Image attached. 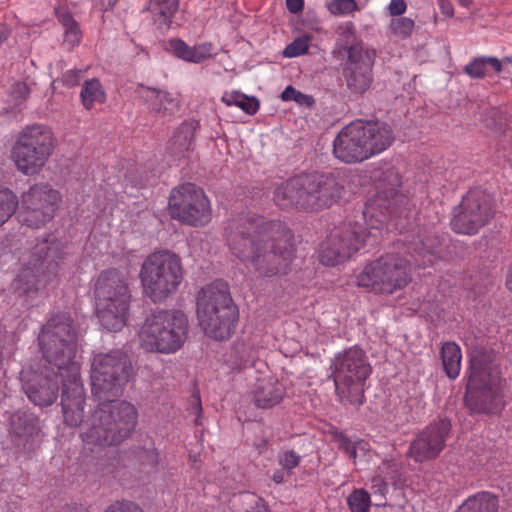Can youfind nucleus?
<instances>
[{"label":"nucleus","mask_w":512,"mask_h":512,"mask_svg":"<svg viewBox=\"0 0 512 512\" xmlns=\"http://www.w3.org/2000/svg\"><path fill=\"white\" fill-rule=\"evenodd\" d=\"M133 376L128 354L122 350L95 354L91 363L92 394L99 402L88 416L83 441L99 446L118 445L137 424L136 408L126 401H115Z\"/></svg>","instance_id":"f257e3e1"},{"label":"nucleus","mask_w":512,"mask_h":512,"mask_svg":"<svg viewBox=\"0 0 512 512\" xmlns=\"http://www.w3.org/2000/svg\"><path fill=\"white\" fill-rule=\"evenodd\" d=\"M224 235L230 252L262 278L286 274L294 258L293 234L279 220L241 214L228 222Z\"/></svg>","instance_id":"f03ea898"},{"label":"nucleus","mask_w":512,"mask_h":512,"mask_svg":"<svg viewBox=\"0 0 512 512\" xmlns=\"http://www.w3.org/2000/svg\"><path fill=\"white\" fill-rule=\"evenodd\" d=\"M344 186L332 173H302L277 186L274 203L282 209L318 212L339 201Z\"/></svg>","instance_id":"7ed1b4c3"},{"label":"nucleus","mask_w":512,"mask_h":512,"mask_svg":"<svg viewBox=\"0 0 512 512\" xmlns=\"http://www.w3.org/2000/svg\"><path fill=\"white\" fill-rule=\"evenodd\" d=\"M494 358L492 352L484 349L471 352L464 401L473 413H491L501 405V380Z\"/></svg>","instance_id":"20e7f679"},{"label":"nucleus","mask_w":512,"mask_h":512,"mask_svg":"<svg viewBox=\"0 0 512 512\" xmlns=\"http://www.w3.org/2000/svg\"><path fill=\"white\" fill-rule=\"evenodd\" d=\"M375 179L377 194L368 200L363 214L368 218L369 233L379 237L388 231L390 223L407 216L409 199L398 190L401 177L395 169L383 170Z\"/></svg>","instance_id":"39448f33"},{"label":"nucleus","mask_w":512,"mask_h":512,"mask_svg":"<svg viewBox=\"0 0 512 512\" xmlns=\"http://www.w3.org/2000/svg\"><path fill=\"white\" fill-rule=\"evenodd\" d=\"M131 291L127 277L115 268L102 271L95 281L96 315L104 329L118 332L126 325Z\"/></svg>","instance_id":"423d86ee"},{"label":"nucleus","mask_w":512,"mask_h":512,"mask_svg":"<svg viewBox=\"0 0 512 512\" xmlns=\"http://www.w3.org/2000/svg\"><path fill=\"white\" fill-rule=\"evenodd\" d=\"M197 317L208 337L223 341L231 336L238 319V310L225 283L214 282L199 291Z\"/></svg>","instance_id":"0eeeda50"},{"label":"nucleus","mask_w":512,"mask_h":512,"mask_svg":"<svg viewBox=\"0 0 512 512\" xmlns=\"http://www.w3.org/2000/svg\"><path fill=\"white\" fill-rule=\"evenodd\" d=\"M144 294L153 302L164 301L176 292L184 278L180 256L163 249L149 254L139 273Z\"/></svg>","instance_id":"6e6552de"},{"label":"nucleus","mask_w":512,"mask_h":512,"mask_svg":"<svg viewBox=\"0 0 512 512\" xmlns=\"http://www.w3.org/2000/svg\"><path fill=\"white\" fill-rule=\"evenodd\" d=\"M43 358L53 365L59 374L79 366L74 361L77 352V331L71 316L67 313L53 315L43 325L38 336Z\"/></svg>","instance_id":"1a4fd4ad"},{"label":"nucleus","mask_w":512,"mask_h":512,"mask_svg":"<svg viewBox=\"0 0 512 512\" xmlns=\"http://www.w3.org/2000/svg\"><path fill=\"white\" fill-rule=\"evenodd\" d=\"M336 394L342 402L361 405L365 382L372 368L364 350L357 346L338 353L331 363Z\"/></svg>","instance_id":"9d476101"},{"label":"nucleus","mask_w":512,"mask_h":512,"mask_svg":"<svg viewBox=\"0 0 512 512\" xmlns=\"http://www.w3.org/2000/svg\"><path fill=\"white\" fill-rule=\"evenodd\" d=\"M188 319L178 310H159L149 316L141 332L143 347L148 351L174 353L187 339Z\"/></svg>","instance_id":"9b49d317"},{"label":"nucleus","mask_w":512,"mask_h":512,"mask_svg":"<svg viewBox=\"0 0 512 512\" xmlns=\"http://www.w3.org/2000/svg\"><path fill=\"white\" fill-rule=\"evenodd\" d=\"M55 138L45 125H31L23 129L13 146L12 159L24 175L38 173L52 155Z\"/></svg>","instance_id":"f8f14e48"},{"label":"nucleus","mask_w":512,"mask_h":512,"mask_svg":"<svg viewBox=\"0 0 512 512\" xmlns=\"http://www.w3.org/2000/svg\"><path fill=\"white\" fill-rule=\"evenodd\" d=\"M410 261L395 253H387L367 264L356 277V284L376 293L391 294L411 281Z\"/></svg>","instance_id":"ddd939ff"},{"label":"nucleus","mask_w":512,"mask_h":512,"mask_svg":"<svg viewBox=\"0 0 512 512\" xmlns=\"http://www.w3.org/2000/svg\"><path fill=\"white\" fill-rule=\"evenodd\" d=\"M56 254L57 250L47 241L33 248L31 259L13 281L14 292L19 297L36 294L40 284L49 282L56 275Z\"/></svg>","instance_id":"4468645a"},{"label":"nucleus","mask_w":512,"mask_h":512,"mask_svg":"<svg viewBox=\"0 0 512 512\" xmlns=\"http://www.w3.org/2000/svg\"><path fill=\"white\" fill-rule=\"evenodd\" d=\"M494 214L492 196L480 188L471 189L454 209L451 228L459 234L474 235L491 221Z\"/></svg>","instance_id":"2eb2a0df"},{"label":"nucleus","mask_w":512,"mask_h":512,"mask_svg":"<svg viewBox=\"0 0 512 512\" xmlns=\"http://www.w3.org/2000/svg\"><path fill=\"white\" fill-rule=\"evenodd\" d=\"M169 211L173 219L190 226H203L211 219V207L202 189L185 183L171 191Z\"/></svg>","instance_id":"dca6fc26"},{"label":"nucleus","mask_w":512,"mask_h":512,"mask_svg":"<svg viewBox=\"0 0 512 512\" xmlns=\"http://www.w3.org/2000/svg\"><path fill=\"white\" fill-rule=\"evenodd\" d=\"M60 202V194L49 184L39 183L23 193L20 222L31 228H40L49 222Z\"/></svg>","instance_id":"f3484780"},{"label":"nucleus","mask_w":512,"mask_h":512,"mask_svg":"<svg viewBox=\"0 0 512 512\" xmlns=\"http://www.w3.org/2000/svg\"><path fill=\"white\" fill-rule=\"evenodd\" d=\"M366 230L367 232L360 225H348L334 229L320 247L321 263L327 266H336L349 259L360 249L367 237L374 238L369 233L368 224Z\"/></svg>","instance_id":"a211bd4d"},{"label":"nucleus","mask_w":512,"mask_h":512,"mask_svg":"<svg viewBox=\"0 0 512 512\" xmlns=\"http://www.w3.org/2000/svg\"><path fill=\"white\" fill-rule=\"evenodd\" d=\"M347 61L343 66V77L351 94L363 95L373 83V66L376 53L362 44L347 47Z\"/></svg>","instance_id":"6ab92c4d"},{"label":"nucleus","mask_w":512,"mask_h":512,"mask_svg":"<svg viewBox=\"0 0 512 512\" xmlns=\"http://www.w3.org/2000/svg\"><path fill=\"white\" fill-rule=\"evenodd\" d=\"M59 375L62 382L61 406L64 422L70 427L83 424V438L88 418L84 420L85 392L80 381V366H72L70 370Z\"/></svg>","instance_id":"aec40b11"},{"label":"nucleus","mask_w":512,"mask_h":512,"mask_svg":"<svg viewBox=\"0 0 512 512\" xmlns=\"http://www.w3.org/2000/svg\"><path fill=\"white\" fill-rule=\"evenodd\" d=\"M450 431L451 423L447 419L429 424L410 443L408 455L419 463L437 458L446 446Z\"/></svg>","instance_id":"412c9836"},{"label":"nucleus","mask_w":512,"mask_h":512,"mask_svg":"<svg viewBox=\"0 0 512 512\" xmlns=\"http://www.w3.org/2000/svg\"><path fill=\"white\" fill-rule=\"evenodd\" d=\"M58 378L59 372L53 365L44 367L40 373L25 371L22 373L23 390L34 405L50 406L58 397Z\"/></svg>","instance_id":"4be33fe9"},{"label":"nucleus","mask_w":512,"mask_h":512,"mask_svg":"<svg viewBox=\"0 0 512 512\" xmlns=\"http://www.w3.org/2000/svg\"><path fill=\"white\" fill-rule=\"evenodd\" d=\"M365 140L359 122L350 123L334 139L333 154L341 162L360 163L370 158Z\"/></svg>","instance_id":"5701e85b"},{"label":"nucleus","mask_w":512,"mask_h":512,"mask_svg":"<svg viewBox=\"0 0 512 512\" xmlns=\"http://www.w3.org/2000/svg\"><path fill=\"white\" fill-rule=\"evenodd\" d=\"M41 431L40 420L33 413L18 410L8 418L11 442L18 448H26Z\"/></svg>","instance_id":"b1692460"},{"label":"nucleus","mask_w":512,"mask_h":512,"mask_svg":"<svg viewBox=\"0 0 512 512\" xmlns=\"http://www.w3.org/2000/svg\"><path fill=\"white\" fill-rule=\"evenodd\" d=\"M404 244L406 252L414 258L415 266H429L437 259L440 240L434 234L427 231L419 232L405 239Z\"/></svg>","instance_id":"393cba45"},{"label":"nucleus","mask_w":512,"mask_h":512,"mask_svg":"<svg viewBox=\"0 0 512 512\" xmlns=\"http://www.w3.org/2000/svg\"><path fill=\"white\" fill-rule=\"evenodd\" d=\"M370 157L386 150L394 141L391 127L385 122H359Z\"/></svg>","instance_id":"a878e982"},{"label":"nucleus","mask_w":512,"mask_h":512,"mask_svg":"<svg viewBox=\"0 0 512 512\" xmlns=\"http://www.w3.org/2000/svg\"><path fill=\"white\" fill-rule=\"evenodd\" d=\"M252 395L253 401L258 408L269 409L282 402L285 389L277 379L263 377L257 379Z\"/></svg>","instance_id":"bb28decb"},{"label":"nucleus","mask_w":512,"mask_h":512,"mask_svg":"<svg viewBox=\"0 0 512 512\" xmlns=\"http://www.w3.org/2000/svg\"><path fill=\"white\" fill-rule=\"evenodd\" d=\"M137 96L158 116L171 115L178 110V101L169 93L143 84L136 89Z\"/></svg>","instance_id":"cd10ccee"},{"label":"nucleus","mask_w":512,"mask_h":512,"mask_svg":"<svg viewBox=\"0 0 512 512\" xmlns=\"http://www.w3.org/2000/svg\"><path fill=\"white\" fill-rule=\"evenodd\" d=\"M198 127L196 121L183 122L173 133L168 142L167 151L174 157H183L195 146V133Z\"/></svg>","instance_id":"c85d7f7f"},{"label":"nucleus","mask_w":512,"mask_h":512,"mask_svg":"<svg viewBox=\"0 0 512 512\" xmlns=\"http://www.w3.org/2000/svg\"><path fill=\"white\" fill-rule=\"evenodd\" d=\"M169 46L175 56L188 62L201 63L210 56L206 45L190 47L181 39H172Z\"/></svg>","instance_id":"c756f323"},{"label":"nucleus","mask_w":512,"mask_h":512,"mask_svg":"<svg viewBox=\"0 0 512 512\" xmlns=\"http://www.w3.org/2000/svg\"><path fill=\"white\" fill-rule=\"evenodd\" d=\"M498 501L488 492H481L469 497L456 512H497Z\"/></svg>","instance_id":"7c9ffc66"},{"label":"nucleus","mask_w":512,"mask_h":512,"mask_svg":"<svg viewBox=\"0 0 512 512\" xmlns=\"http://www.w3.org/2000/svg\"><path fill=\"white\" fill-rule=\"evenodd\" d=\"M441 358L446 375L455 379L460 372L462 354L460 347L454 342H446L441 349Z\"/></svg>","instance_id":"2f4dec72"},{"label":"nucleus","mask_w":512,"mask_h":512,"mask_svg":"<svg viewBox=\"0 0 512 512\" xmlns=\"http://www.w3.org/2000/svg\"><path fill=\"white\" fill-rule=\"evenodd\" d=\"M179 7L178 0H151L149 9L153 13L155 20L160 25L169 27L171 19Z\"/></svg>","instance_id":"473e14b6"},{"label":"nucleus","mask_w":512,"mask_h":512,"mask_svg":"<svg viewBox=\"0 0 512 512\" xmlns=\"http://www.w3.org/2000/svg\"><path fill=\"white\" fill-rule=\"evenodd\" d=\"M490 66L495 72L502 71V62L496 57H477L465 66L464 71L472 78H482L486 74V68Z\"/></svg>","instance_id":"72a5a7b5"},{"label":"nucleus","mask_w":512,"mask_h":512,"mask_svg":"<svg viewBox=\"0 0 512 512\" xmlns=\"http://www.w3.org/2000/svg\"><path fill=\"white\" fill-rule=\"evenodd\" d=\"M81 100L84 107L88 110L92 109L95 103H103L105 101V92L98 79L93 78L85 81L81 90Z\"/></svg>","instance_id":"f704fd0d"},{"label":"nucleus","mask_w":512,"mask_h":512,"mask_svg":"<svg viewBox=\"0 0 512 512\" xmlns=\"http://www.w3.org/2000/svg\"><path fill=\"white\" fill-rule=\"evenodd\" d=\"M18 205V198L12 190L0 189V227L12 217Z\"/></svg>","instance_id":"c9c22d12"},{"label":"nucleus","mask_w":512,"mask_h":512,"mask_svg":"<svg viewBox=\"0 0 512 512\" xmlns=\"http://www.w3.org/2000/svg\"><path fill=\"white\" fill-rule=\"evenodd\" d=\"M484 125L495 132H504L507 126L505 113L497 107L487 109L483 114Z\"/></svg>","instance_id":"e433bc0d"},{"label":"nucleus","mask_w":512,"mask_h":512,"mask_svg":"<svg viewBox=\"0 0 512 512\" xmlns=\"http://www.w3.org/2000/svg\"><path fill=\"white\" fill-rule=\"evenodd\" d=\"M351 512H368L371 506L370 495L364 489L354 490L347 498Z\"/></svg>","instance_id":"4c0bfd02"},{"label":"nucleus","mask_w":512,"mask_h":512,"mask_svg":"<svg viewBox=\"0 0 512 512\" xmlns=\"http://www.w3.org/2000/svg\"><path fill=\"white\" fill-rule=\"evenodd\" d=\"M61 22L65 28V43L74 47L81 39V30L78 23L70 14H64L61 18Z\"/></svg>","instance_id":"58836bf2"},{"label":"nucleus","mask_w":512,"mask_h":512,"mask_svg":"<svg viewBox=\"0 0 512 512\" xmlns=\"http://www.w3.org/2000/svg\"><path fill=\"white\" fill-rule=\"evenodd\" d=\"M281 99L283 101H295L297 104L306 107H311L315 102L311 95L304 94L291 85L287 86L282 92Z\"/></svg>","instance_id":"ea45409f"},{"label":"nucleus","mask_w":512,"mask_h":512,"mask_svg":"<svg viewBox=\"0 0 512 512\" xmlns=\"http://www.w3.org/2000/svg\"><path fill=\"white\" fill-rule=\"evenodd\" d=\"M414 26V20L408 17L395 18L390 23V28L393 34L401 38L409 37L414 29Z\"/></svg>","instance_id":"a19ab883"},{"label":"nucleus","mask_w":512,"mask_h":512,"mask_svg":"<svg viewBox=\"0 0 512 512\" xmlns=\"http://www.w3.org/2000/svg\"><path fill=\"white\" fill-rule=\"evenodd\" d=\"M326 7L333 15L349 14L359 9L355 0H332Z\"/></svg>","instance_id":"79ce46f5"},{"label":"nucleus","mask_w":512,"mask_h":512,"mask_svg":"<svg viewBox=\"0 0 512 512\" xmlns=\"http://www.w3.org/2000/svg\"><path fill=\"white\" fill-rule=\"evenodd\" d=\"M233 353L237 358L236 364L238 366L246 365L255 356V350L251 345H247L244 342H236L233 346Z\"/></svg>","instance_id":"37998d69"},{"label":"nucleus","mask_w":512,"mask_h":512,"mask_svg":"<svg viewBox=\"0 0 512 512\" xmlns=\"http://www.w3.org/2000/svg\"><path fill=\"white\" fill-rule=\"evenodd\" d=\"M278 462L288 473L300 463V456L294 450H286L278 455Z\"/></svg>","instance_id":"c03bdc74"},{"label":"nucleus","mask_w":512,"mask_h":512,"mask_svg":"<svg viewBox=\"0 0 512 512\" xmlns=\"http://www.w3.org/2000/svg\"><path fill=\"white\" fill-rule=\"evenodd\" d=\"M104 512H144V510L135 502L121 500L110 504Z\"/></svg>","instance_id":"a18cd8bd"},{"label":"nucleus","mask_w":512,"mask_h":512,"mask_svg":"<svg viewBox=\"0 0 512 512\" xmlns=\"http://www.w3.org/2000/svg\"><path fill=\"white\" fill-rule=\"evenodd\" d=\"M245 512H268L267 507L260 497L255 494L244 495Z\"/></svg>","instance_id":"49530a36"},{"label":"nucleus","mask_w":512,"mask_h":512,"mask_svg":"<svg viewBox=\"0 0 512 512\" xmlns=\"http://www.w3.org/2000/svg\"><path fill=\"white\" fill-rule=\"evenodd\" d=\"M307 50H308L307 40L304 38H298L286 46L283 54L286 57H296V56L304 54Z\"/></svg>","instance_id":"de8ad7c7"},{"label":"nucleus","mask_w":512,"mask_h":512,"mask_svg":"<svg viewBox=\"0 0 512 512\" xmlns=\"http://www.w3.org/2000/svg\"><path fill=\"white\" fill-rule=\"evenodd\" d=\"M236 106L241 108L245 113L253 115L259 109V101L256 97H249L242 93L241 98L238 99Z\"/></svg>","instance_id":"09e8293b"},{"label":"nucleus","mask_w":512,"mask_h":512,"mask_svg":"<svg viewBox=\"0 0 512 512\" xmlns=\"http://www.w3.org/2000/svg\"><path fill=\"white\" fill-rule=\"evenodd\" d=\"M336 442L338 443V448L344 451L351 459L357 457L356 446L345 435H338Z\"/></svg>","instance_id":"8fccbe9b"},{"label":"nucleus","mask_w":512,"mask_h":512,"mask_svg":"<svg viewBox=\"0 0 512 512\" xmlns=\"http://www.w3.org/2000/svg\"><path fill=\"white\" fill-rule=\"evenodd\" d=\"M29 92L30 90L26 83L18 82L13 85L11 96L16 101V103H21L27 98Z\"/></svg>","instance_id":"3c124183"},{"label":"nucleus","mask_w":512,"mask_h":512,"mask_svg":"<svg viewBox=\"0 0 512 512\" xmlns=\"http://www.w3.org/2000/svg\"><path fill=\"white\" fill-rule=\"evenodd\" d=\"M82 74L83 71L80 69L68 70L62 75V82L68 87L76 86L79 83Z\"/></svg>","instance_id":"603ef678"},{"label":"nucleus","mask_w":512,"mask_h":512,"mask_svg":"<svg viewBox=\"0 0 512 512\" xmlns=\"http://www.w3.org/2000/svg\"><path fill=\"white\" fill-rule=\"evenodd\" d=\"M407 9L406 2L404 0H391L388 10L391 16H400L405 13Z\"/></svg>","instance_id":"864d4df0"},{"label":"nucleus","mask_w":512,"mask_h":512,"mask_svg":"<svg viewBox=\"0 0 512 512\" xmlns=\"http://www.w3.org/2000/svg\"><path fill=\"white\" fill-rule=\"evenodd\" d=\"M191 412L197 415V418L195 420L196 424H200L198 420V416L202 413V405H201V399L198 392L193 393L191 397Z\"/></svg>","instance_id":"5fc2aeb1"},{"label":"nucleus","mask_w":512,"mask_h":512,"mask_svg":"<svg viewBox=\"0 0 512 512\" xmlns=\"http://www.w3.org/2000/svg\"><path fill=\"white\" fill-rule=\"evenodd\" d=\"M372 489L375 494L379 493L381 496H384L387 492L388 486L382 478L376 477L372 480Z\"/></svg>","instance_id":"6e6d98bb"},{"label":"nucleus","mask_w":512,"mask_h":512,"mask_svg":"<svg viewBox=\"0 0 512 512\" xmlns=\"http://www.w3.org/2000/svg\"><path fill=\"white\" fill-rule=\"evenodd\" d=\"M241 92L240 91H232L230 93L226 92L224 93L222 97V101L227 105H237L238 99L241 98Z\"/></svg>","instance_id":"4d7b16f0"},{"label":"nucleus","mask_w":512,"mask_h":512,"mask_svg":"<svg viewBox=\"0 0 512 512\" xmlns=\"http://www.w3.org/2000/svg\"><path fill=\"white\" fill-rule=\"evenodd\" d=\"M286 6L291 13H298L304 7V0H286Z\"/></svg>","instance_id":"13d9d810"},{"label":"nucleus","mask_w":512,"mask_h":512,"mask_svg":"<svg viewBox=\"0 0 512 512\" xmlns=\"http://www.w3.org/2000/svg\"><path fill=\"white\" fill-rule=\"evenodd\" d=\"M339 30L341 31V35L348 39L354 33V25L352 22H346L339 27Z\"/></svg>","instance_id":"bf43d9fd"},{"label":"nucleus","mask_w":512,"mask_h":512,"mask_svg":"<svg viewBox=\"0 0 512 512\" xmlns=\"http://www.w3.org/2000/svg\"><path fill=\"white\" fill-rule=\"evenodd\" d=\"M440 8L444 15L452 17L454 14L453 6L446 0H440Z\"/></svg>","instance_id":"052dcab7"},{"label":"nucleus","mask_w":512,"mask_h":512,"mask_svg":"<svg viewBox=\"0 0 512 512\" xmlns=\"http://www.w3.org/2000/svg\"><path fill=\"white\" fill-rule=\"evenodd\" d=\"M284 476H285V470L282 469V470H277L273 476H272V479L275 483L277 484H280L284 481Z\"/></svg>","instance_id":"680f3d73"},{"label":"nucleus","mask_w":512,"mask_h":512,"mask_svg":"<svg viewBox=\"0 0 512 512\" xmlns=\"http://www.w3.org/2000/svg\"><path fill=\"white\" fill-rule=\"evenodd\" d=\"M59 512H87V511L80 507H66Z\"/></svg>","instance_id":"e2e57ef3"},{"label":"nucleus","mask_w":512,"mask_h":512,"mask_svg":"<svg viewBox=\"0 0 512 512\" xmlns=\"http://www.w3.org/2000/svg\"><path fill=\"white\" fill-rule=\"evenodd\" d=\"M506 285H507L508 289L512 291V264H511V267L509 269V272H508V275L506 278Z\"/></svg>","instance_id":"0e129e2a"},{"label":"nucleus","mask_w":512,"mask_h":512,"mask_svg":"<svg viewBox=\"0 0 512 512\" xmlns=\"http://www.w3.org/2000/svg\"><path fill=\"white\" fill-rule=\"evenodd\" d=\"M7 39V31L5 27L0 26V43L5 41Z\"/></svg>","instance_id":"69168bd1"},{"label":"nucleus","mask_w":512,"mask_h":512,"mask_svg":"<svg viewBox=\"0 0 512 512\" xmlns=\"http://www.w3.org/2000/svg\"><path fill=\"white\" fill-rule=\"evenodd\" d=\"M461 5L463 6H469L471 4V0H460Z\"/></svg>","instance_id":"338daca9"},{"label":"nucleus","mask_w":512,"mask_h":512,"mask_svg":"<svg viewBox=\"0 0 512 512\" xmlns=\"http://www.w3.org/2000/svg\"><path fill=\"white\" fill-rule=\"evenodd\" d=\"M118 0H108V6L110 8H113Z\"/></svg>","instance_id":"774afa93"}]
</instances>
